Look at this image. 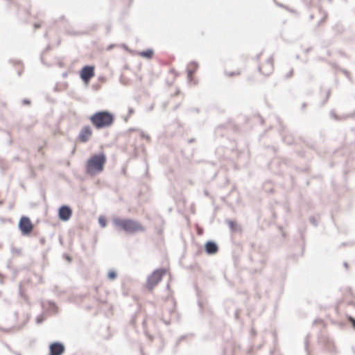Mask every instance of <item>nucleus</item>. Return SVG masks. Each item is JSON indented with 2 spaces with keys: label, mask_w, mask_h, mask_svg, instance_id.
Returning <instances> with one entry per match:
<instances>
[{
  "label": "nucleus",
  "mask_w": 355,
  "mask_h": 355,
  "mask_svg": "<svg viewBox=\"0 0 355 355\" xmlns=\"http://www.w3.org/2000/svg\"><path fill=\"white\" fill-rule=\"evenodd\" d=\"M107 161L104 153L92 155L85 163V173L90 176H95L103 171Z\"/></svg>",
  "instance_id": "f257e3e1"
},
{
  "label": "nucleus",
  "mask_w": 355,
  "mask_h": 355,
  "mask_svg": "<svg viewBox=\"0 0 355 355\" xmlns=\"http://www.w3.org/2000/svg\"><path fill=\"white\" fill-rule=\"evenodd\" d=\"M113 225L118 230L126 233L135 234L145 231V227L139 221L131 218H115L113 219Z\"/></svg>",
  "instance_id": "f03ea898"
},
{
  "label": "nucleus",
  "mask_w": 355,
  "mask_h": 355,
  "mask_svg": "<svg viewBox=\"0 0 355 355\" xmlns=\"http://www.w3.org/2000/svg\"><path fill=\"white\" fill-rule=\"evenodd\" d=\"M89 121L96 129L106 128L112 125L114 116L109 111H98L89 116Z\"/></svg>",
  "instance_id": "7ed1b4c3"
},
{
  "label": "nucleus",
  "mask_w": 355,
  "mask_h": 355,
  "mask_svg": "<svg viewBox=\"0 0 355 355\" xmlns=\"http://www.w3.org/2000/svg\"><path fill=\"white\" fill-rule=\"evenodd\" d=\"M259 70L264 76H270L274 70V60L270 55L261 54L259 56Z\"/></svg>",
  "instance_id": "20e7f679"
},
{
  "label": "nucleus",
  "mask_w": 355,
  "mask_h": 355,
  "mask_svg": "<svg viewBox=\"0 0 355 355\" xmlns=\"http://www.w3.org/2000/svg\"><path fill=\"white\" fill-rule=\"evenodd\" d=\"M166 273V270L160 268L155 270L148 278L146 286L148 289L153 290L162 280V277Z\"/></svg>",
  "instance_id": "39448f33"
},
{
  "label": "nucleus",
  "mask_w": 355,
  "mask_h": 355,
  "mask_svg": "<svg viewBox=\"0 0 355 355\" xmlns=\"http://www.w3.org/2000/svg\"><path fill=\"white\" fill-rule=\"evenodd\" d=\"M18 227L21 234L24 236L31 234L34 228L32 221L27 216H22L20 218Z\"/></svg>",
  "instance_id": "423d86ee"
},
{
  "label": "nucleus",
  "mask_w": 355,
  "mask_h": 355,
  "mask_svg": "<svg viewBox=\"0 0 355 355\" xmlns=\"http://www.w3.org/2000/svg\"><path fill=\"white\" fill-rule=\"evenodd\" d=\"M93 130L89 125H84L80 129L77 140L80 143L87 142L92 137Z\"/></svg>",
  "instance_id": "0eeeda50"
},
{
  "label": "nucleus",
  "mask_w": 355,
  "mask_h": 355,
  "mask_svg": "<svg viewBox=\"0 0 355 355\" xmlns=\"http://www.w3.org/2000/svg\"><path fill=\"white\" fill-rule=\"evenodd\" d=\"M94 69L93 66H85L81 69L80 76L85 83L88 84L90 79L95 76Z\"/></svg>",
  "instance_id": "6e6552de"
},
{
  "label": "nucleus",
  "mask_w": 355,
  "mask_h": 355,
  "mask_svg": "<svg viewBox=\"0 0 355 355\" xmlns=\"http://www.w3.org/2000/svg\"><path fill=\"white\" fill-rule=\"evenodd\" d=\"M71 216L72 210L67 205H63L59 209L58 216L61 220H69L71 218Z\"/></svg>",
  "instance_id": "1a4fd4ad"
},
{
  "label": "nucleus",
  "mask_w": 355,
  "mask_h": 355,
  "mask_svg": "<svg viewBox=\"0 0 355 355\" xmlns=\"http://www.w3.org/2000/svg\"><path fill=\"white\" fill-rule=\"evenodd\" d=\"M64 346L60 343H53L49 346V355H62L64 352Z\"/></svg>",
  "instance_id": "9d476101"
},
{
  "label": "nucleus",
  "mask_w": 355,
  "mask_h": 355,
  "mask_svg": "<svg viewBox=\"0 0 355 355\" xmlns=\"http://www.w3.org/2000/svg\"><path fill=\"white\" fill-rule=\"evenodd\" d=\"M198 64L195 62H192L188 64L187 71L188 78L190 81L192 80L193 76L198 70Z\"/></svg>",
  "instance_id": "9b49d317"
},
{
  "label": "nucleus",
  "mask_w": 355,
  "mask_h": 355,
  "mask_svg": "<svg viewBox=\"0 0 355 355\" xmlns=\"http://www.w3.org/2000/svg\"><path fill=\"white\" fill-rule=\"evenodd\" d=\"M218 246L215 243L212 241L206 243L205 250L208 254H215L218 252Z\"/></svg>",
  "instance_id": "f8f14e48"
},
{
  "label": "nucleus",
  "mask_w": 355,
  "mask_h": 355,
  "mask_svg": "<svg viewBox=\"0 0 355 355\" xmlns=\"http://www.w3.org/2000/svg\"><path fill=\"white\" fill-rule=\"evenodd\" d=\"M138 55L141 57H143V58H145L147 59H150L153 58V56L154 55V51L152 49H147L146 51L139 52Z\"/></svg>",
  "instance_id": "ddd939ff"
},
{
  "label": "nucleus",
  "mask_w": 355,
  "mask_h": 355,
  "mask_svg": "<svg viewBox=\"0 0 355 355\" xmlns=\"http://www.w3.org/2000/svg\"><path fill=\"white\" fill-rule=\"evenodd\" d=\"M98 223L102 227H105L107 225V220L104 216H100L98 218Z\"/></svg>",
  "instance_id": "4468645a"
},
{
  "label": "nucleus",
  "mask_w": 355,
  "mask_h": 355,
  "mask_svg": "<svg viewBox=\"0 0 355 355\" xmlns=\"http://www.w3.org/2000/svg\"><path fill=\"white\" fill-rule=\"evenodd\" d=\"M107 277L110 279H114L116 277V273L113 270H110L107 273Z\"/></svg>",
  "instance_id": "2eb2a0df"
},
{
  "label": "nucleus",
  "mask_w": 355,
  "mask_h": 355,
  "mask_svg": "<svg viewBox=\"0 0 355 355\" xmlns=\"http://www.w3.org/2000/svg\"><path fill=\"white\" fill-rule=\"evenodd\" d=\"M348 320L352 322L353 327L355 329V319H354L352 317L349 316Z\"/></svg>",
  "instance_id": "dca6fc26"
},
{
  "label": "nucleus",
  "mask_w": 355,
  "mask_h": 355,
  "mask_svg": "<svg viewBox=\"0 0 355 355\" xmlns=\"http://www.w3.org/2000/svg\"><path fill=\"white\" fill-rule=\"evenodd\" d=\"M293 75V70H290L289 71V73L288 76H286L287 77H291V76Z\"/></svg>",
  "instance_id": "f3484780"
}]
</instances>
